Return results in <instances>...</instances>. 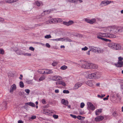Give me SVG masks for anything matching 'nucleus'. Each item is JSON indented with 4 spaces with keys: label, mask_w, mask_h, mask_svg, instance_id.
Segmentation results:
<instances>
[{
    "label": "nucleus",
    "mask_w": 123,
    "mask_h": 123,
    "mask_svg": "<svg viewBox=\"0 0 123 123\" xmlns=\"http://www.w3.org/2000/svg\"><path fill=\"white\" fill-rule=\"evenodd\" d=\"M104 118V117L103 116H99L96 118H95V120L97 122L99 121L103 120Z\"/></svg>",
    "instance_id": "nucleus-16"
},
{
    "label": "nucleus",
    "mask_w": 123,
    "mask_h": 123,
    "mask_svg": "<svg viewBox=\"0 0 123 123\" xmlns=\"http://www.w3.org/2000/svg\"><path fill=\"white\" fill-rule=\"evenodd\" d=\"M70 116L74 118H76L77 117V116L76 115L72 114H70Z\"/></svg>",
    "instance_id": "nucleus-45"
},
{
    "label": "nucleus",
    "mask_w": 123,
    "mask_h": 123,
    "mask_svg": "<svg viewBox=\"0 0 123 123\" xmlns=\"http://www.w3.org/2000/svg\"><path fill=\"white\" fill-rule=\"evenodd\" d=\"M18 0H6V2L8 3H13Z\"/></svg>",
    "instance_id": "nucleus-24"
},
{
    "label": "nucleus",
    "mask_w": 123,
    "mask_h": 123,
    "mask_svg": "<svg viewBox=\"0 0 123 123\" xmlns=\"http://www.w3.org/2000/svg\"><path fill=\"white\" fill-rule=\"evenodd\" d=\"M83 84V83L80 82H78L76 83L74 87V89H77L80 87Z\"/></svg>",
    "instance_id": "nucleus-13"
},
{
    "label": "nucleus",
    "mask_w": 123,
    "mask_h": 123,
    "mask_svg": "<svg viewBox=\"0 0 123 123\" xmlns=\"http://www.w3.org/2000/svg\"><path fill=\"white\" fill-rule=\"evenodd\" d=\"M102 109H98L97 110H96L95 111V114L96 115H99V113H101L102 112Z\"/></svg>",
    "instance_id": "nucleus-25"
},
{
    "label": "nucleus",
    "mask_w": 123,
    "mask_h": 123,
    "mask_svg": "<svg viewBox=\"0 0 123 123\" xmlns=\"http://www.w3.org/2000/svg\"><path fill=\"white\" fill-rule=\"evenodd\" d=\"M25 105H25H24V106H23V107L25 108V109H27L28 107V106L27 105Z\"/></svg>",
    "instance_id": "nucleus-57"
},
{
    "label": "nucleus",
    "mask_w": 123,
    "mask_h": 123,
    "mask_svg": "<svg viewBox=\"0 0 123 123\" xmlns=\"http://www.w3.org/2000/svg\"><path fill=\"white\" fill-rule=\"evenodd\" d=\"M111 2V1L104 0L102 1L100 4V6H106Z\"/></svg>",
    "instance_id": "nucleus-5"
},
{
    "label": "nucleus",
    "mask_w": 123,
    "mask_h": 123,
    "mask_svg": "<svg viewBox=\"0 0 123 123\" xmlns=\"http://www.w3.org/2000/svg\"><path fill=\"white\" fill-rule=\"evenodd\" d=\"M104 41H105L106 42H110L111 41V40H110L107 39L105 38H104L103 40Z\"/></svg>",
    "instance_id": "nucleus-43"
},
{
    "label": "nucleus",
    "mask_w": 123,
    "mask_h": 123,
    "mask_svg": "<svg viewBox=\"0 0 123 123\" xmlns=\"http://www.w3.org/2000/svg\"><path fill=\"white\" fill-rule=\"evenodd\" d=\"M45 79V77L44 76H41L39 79V80L40 81H42Z\"/></svg>",
    "instance_id": "nucleus-33"
},
{
    "label": "nucleus",
    "mask_w": 123,
    "mask_h": 123,
    "mask_svg": "<svg viewBox=\"0 0 123 123\" xmlns=\"http://www.w3.org/2000/svg\"><path fill=\"white\" fill-rule=\"evenodd\" d=\"M85 106V104L83 103H82L80 104V107L81 108H83Z\"/></svg>",
    "instance_id": "nucleus-41"
},
{
    "label": "nucleus",
    "mask_w": 123,
    "mask_h": 123,
    "mask_svg": "<svg viewBox=\"0 0 123 123\" xmlns=\"http://www.w3.org/2000/svg\"><path fill=\"white\" fill-rule=\"evenodd\" d=\"M115 44L114 43H111L108 44V46L111 48L114 49Z\"/></svg>",
    "instance_id": "nucleus-21"
},
{
    "label": "nucleus",
    "mask_w": 123,
    "mask_h": 123,
    "mask_svg": "<svg viewBox=\"0 0 123 123\" xmlns=\"http://www.w3.org/2000/svg\"><path fill=\"white\" fill-rule=\"evenodd\" d=\"M25 91L26 92V93H27L28 94H29L30 92V90L29 89H26L25 90Z\"/></svg>",
    "instance_id": "nucleus-47"
},
{
    "label": "nucleus",
    "mask_w": 123,
    "mask_h": 123,
    "mask_svg": "<svg viewBox=\"0 0 123 123\" xmlns=\"http://www.w3.org/2000/svg\"><path fill=\"white\" fill-rule=\"evenodd\" d=\"M46 46L49 48L50 47V46L49 45L48 43H46Z\"/></svg>",
    "instance_id": "nucleus-56"
},
{
    "label": "nucleus",
    "mask_w": 123,
    "mask_h": 123,
    "mask_svg": "<svg viewBox=\"0 0 123 123\" xmlns=\"http://www.w3.org/2000/svg\"><path fill=\"white\" fill-rule=\"evenodd\" d=\"M89 63L86 62L82 64L81 65V67L83 68L87 69H89Z\"/></svg>",
    "instance_id": "nucleus-11"
},
{
    "label": "nucleus",
    "mask_w": 123,
    "mask_h": 123,
    "mask_svg": "<svg viewBox=\"0 0 123 123\" xmlns=\"http://www.w3.org/2000/svg\"><path fill=\"white\" fill-rule=\"evenodd\" d=\"M115 65L117 67H123V62L118 61L117 63L115 64Z\"/></svg>",
    "instance_id": "nucleus-14"
},
{
    "label": "nucleus",
    "mask_w": 123,
    "mask_h": 123,
    "mask_svg": "<svg viewBox=\"0 0 123 123\" xmlns=\"http://www.w3.org/2000/svg\"><path fill=\"white\" fill-rule=\"evenodd\" d=\"M60 81H59L58 82H56V85H58V84L60 85Z\"/></svg>",
    "instance_id": "nucleus-63"
},
{
    "label": "nucleus",
    "mask_w": 123,
    "mask_h": 123,
    "mask_svg": "<svg viewBox=\"0 0 123 123\" xmlns=\"http://www.w3.org/2000/svg\"><path fill=\"white\" fill-rule=\"evenodd\" d=\"M100 75L98 72H95L88 75V77L90 79H96L99 78Z\"/></svg>",
    "instance_id": "nucleus-2"
},
{
    "label": "nucleus",
    "mask_w": 123,
    "mask_h": 123,
    "mask_svg": "<svg viewBox=\"0 0 123 123\" xmlns=\"http://www.w3.org/2000/svg\"><path fill=\"white\" fill-rule=\"evenodd\" d=\"M32 80H27L26 82L28 84H33Z\"/></svg>",
    "instance_id": "nucleus-30"
},
{
    "label": "nucleus",
    "mask_w": 123,
    "mask_h": 123,
    "mask_svg": "<svg viewBox=\"0 0 123 123\" xmlns=\"http://www.w3.org/2000/svg\"><path fill=\"white\" fill-rule=\"evenodd\" d=\"M18 123H23V121L22 120H19L18 121Z\"/></svg>",
    "instance_id": "nucleus-60"
},
{
    "label": "nucleus",
    "mask_w": 123,
    "mask_h": 123,
    "mask_svg": "<svg viewBox=\"0 0 123 123\" xmlns=\"http://www.w3.org/2000/svg\"><path fill=\"white\" fill-rule=\"evenodd\" d=\"M53 40L56 41H65L66 42H72V40L70 39L68 37H64L63 38H61L58 39H53Z\"/></svg>",
    "instance_id": "nucleus-4"
},
{
    "label": "nucleus",
    "mask_w": 123,
    "mask_h": 123,
    "mask_svg": "<svg viewBox=\"0 0 123 123\" xmlns=\"http://www.w3.org/2000/svg\"><path fill=\"white\" fill-rule=\"evenodd\" d=\"M45 38L47 39H49L51 37V36L50 35H47L44 36Z\"/></svg>",
    "instance_id": "nucleus-32"
},
{
    "label": "nucleus",
    "mask_w": 123,
    "mask_h": 123,
    "mask_svg": "<svg viewBox=\"0 0 123 123\" xmlns=\"http://www.w3.org/2000/svg\"><path fill=\"white\" fill-rule=\"evenodd\" d=\"M88 106L90 109L94 110H95V108L93 105L90 102H88L87 103Z\"/></svg>",
    "instance_id": "nucleus-10"
},
{
    "label": "nucleus",
    "mask_w": 123,
    "mask_h": 123,
    "mask_svg": "<svg viewBox=\"0 0 123 123\" xmlns=\"http://www.w3.org/2000/svg\"><path fill=\"white\" fill-rule=\"evenodd\" d=\"M89 69H97L98 66L93 63H89Z\"/></svg>",
    "instance_id": "nucleus-12"
},
{
    "label": "nucleus",
    "mask_w": 123,
    "mask_h": 123,
    "mask_svg": "<svg viewBox=\"0 0 123 123\" xmlns=\"http://www.w3.org/2000/svg\"><path fill=\"white\" fill-rule=\"evenodd\" d=\"M53 117L55 119H57L58 117V115L55 114L53 115Z\"/></svg>",
    "instance_id": "nucleus-38"
},
{
    "label": "nucleus",
    "mask_w": 123,
    "mask_h": 123,
    "mask_svg": "<svg viewBox=\"0 0 123 123\" xmlns=\"http://www.w3.org/2000/svg\"><path fill=\"white\" fill-rule=\"evenodd\" d=\"M114 49L115 50H119L121 48V45L117 44H115Z\"/></svg>",
    "instance_id": "nucleus-22"
},
{
    "label": "nucleus",
    "mask_w": 123,
    "mask_h": 123,
    "mask_svg": "<svg viewBox=\"0 0 123 123\" xmlns=\"http://www.w3.org/2000/svg\"><path fill=\"white\" fill-rule=\"evenodd\" d=\"M82 116H78L77 117V118L79 120H82V118H81Z\"/></svg>",
    "instance_id": "nucleus-54"
},
{
    "label": "nucleus",
    "mask_w": 123,
    "mask_h": 123,
    "mask_svg": "<svg viewBox=\"0 0 123 123\" xmlns=\"http://www.w3.org/2000/svg\"><path fill=\"white\" fill-rule=\"evenodd\" d=\"M67 68V67L65 65H64L61 67L60 69L62 70H64Z\"/></svg>",
    "instance_id": "nucleus-27"
},
{
    "label": "nucleus",
    "mask_w": 123,
    "mask_h": 123,
    "mask_svg": "<svg viewBox=\"0 0 123 123\" xmlns=\"http://www.w3.org/2000/svg\"><path fill=\"white\" fill-rule=\"evenodd\" d=\"M51 78L53 80L55 81H58L62 79V78L61 76H58L57 75L52 77Z\"/></svg>",
    "instance_id": "nucleus-7"
},
{
    "label": "nucleus",
    "mask_w": 123,
    "mask_h": 123,
    "mask_svg": "<svg viewBox=\"0 0 123 123\" xmlns=\"http://www.w3.org/2000/svg\"><path fill=\"white\" fill-rule=\"evenodd\" d=\"M61 102L64 105L66 106L68 105V101L67 100H65L64 99H62Z\"/></svg>",
    "instance_id": "nucleus-19"
},
{
    "label": "nucleus",
    "mask_w": 123,
    "mask_h": 123,
    "mask_svg": "<svg viewBox=\"0 0 123 123\" xmlns=\"http://www.w3.org/2000/svg\"><path fill=\"white\" fill-rule=\"evenodd\" d=\"M59 90L58 89L55 90V92L56 93H58L59 92Z\"/></svg>",
    "instance_id": "nucleus-58"
},
{
    "label": "nucleus",
    "mask_w": 123,
    "mask_h": 123,
    "mask_svg": "<svg viewBox=\"0 0 123 123\" xmlns=\"http://www.w3.org/2000/svg\"><path fill=\"white\" fill-rule=\"evenodd\" d=\"M36 117L35 116H32L31 117V119L33 120L36 118Z\"/></svg>",
    "instance_id": "nucleus-52"
},
{
    "label": "nucleus",
    "mask_w": 123,
    "mask_h": 123,
    "mask_svg": "<svg viewBox=\"0 0 123 123\" xmlns=\"http://www.w3.org/2000/svg\"><path fill=\"white\" fill-rule=\"evenodd\" d=\"M109 95H107V97H105V98H103V100H107L108 99V98L109 97Z\"/></svg>",
    "instance_id": "nucleus-49"
},
{
    "label": "nucleus",
    "mask_w": 123,
    "mask_h": 123,
    "mask_svg": "<svg viewBox=\"0 0 123 123\" xmlns=\"http://www.w3.org/2000/svg\"><path fill=\"white\" fill-rule=\"evenodd\" d=\"M114 27L113 26H109L108 28V30L110 31H113Z\"/></svg>",
    "instance_id": "nucleus-26"
},
{
    "label": "nucleus",
    "mask_w": 123,
    "mask_h": 123,
    "mask_svg": "<svg viewBox=\"0 0 123 123\" xmlns=\"http://www.w3.org/2000/svg\"><path fill=\"white\" fill-rule=\"evenodd\" d=\"M20 77H19V78L21 80L22 79V78L23 77V75L22 74H20Z\"/></svg>",
    "instance_id": "nucleus-61"
},
{
    "label": "nucleus",
    "mask_w": 123,
    "mask_h": 123,
    "mask_svg": "<svg viewBox=\"0 0 123 123\" xmlns=\"http://www.w3.org/2000/svg\"><path fill=\"white\" fill-rule=\"evenodd\" d=\"M85 20L87 23L92 24H93L96 22V19L95 18H93L91 20H90L87 18H86L85 19Z\"/></svg>",
    "instance_id": "nucleus-8"
},
{
    "label": "nucleus",
    "mask_w": 123,
    "mask_h": 123,
    "mask_svg": "<svg viewBox=\"0 0 123 123\" xmlns=\"http://www.w3.org/2000/svg\"><path fill=\"white\" fill-rule=\"evenodd\" d=\"M8 76L13 77L14 76V74L11 73H9L8 74Z\"/></svg>",
    "instance_id": "nucleus-34"
},
{
    "label": "nucleus",
    "mask_w": 123,
    "mask_h": 123,
    "mask_svg": "<svg viewBox=\"0 0 123 123\" xmlns=\"http://www.w3.org/2000/svg\"><path fill=\"white\" fill-rule=\"evenodd\" d=\"M90 50L92 52L96 53H100L101 52L100 49L93 46H90L89 47Z\"/></svg>",
    "instance_id": "nucleus-3"
},
{
    "label": "nucleus",
    "mask_w": 123,
    "mask_h": 123,
    "mask_svg": "<svg viewBox=\"0 0 123 123\" xmlns=\"http://www.w3.org/2000/svg\"><path fill=\"white\" fill-rule=\"evenodd\" d=\"M53 73V72L51 70L46 69L44 71L43 74H49Z\"/></svg>",
    "instance_id": "nucleus-20"
},
{
    "label": "nucleus",
    "mask_w": 123,
    "mask_h": 123,
    "mask_svg": "<svg viewBox=\"0 0 123 123\" xmlns=\"http://www.w3.org/2000/svg\"><path fill=\"white\" fill-rule=\"evenodd\" d=\"M117 115V113L116 111H114L113 113V115L114 116H115Z\"/></svg>",
    "instance_id": "nucleus-44"
},
{
    "label": "nucleus",
    "mask_w": 123,
    "mask_h": 123,
    "mask_svg": "<svg viewBox=\"0 0 123 123\" xmlns=\"http://www.w3.org/2000/svg\"><path fill=\"white\" fill-rule=\"evenodd\" d=\"M123 60V58L121 56L118 57V61H123L122 60Z\"/></svg>",
    "instance_id": "nucleus-36"
},
{
    "label": "nucleus",
    "mask_w": 123,
    "mask_h": 123,
    "mask_svg": "<svg viewBox=\"0 0 123 123\" xmlns=\"http://www.w3.org/2000/svg\"><path fill=\"white\" fill-rule=\"evenodd\" d=\"M60 85H62L64 86H65L66 85V84L65 83L62 81H60Z\"/></svg>",
    "instance_id": "nucleus-29"
},
{
    "label": "nucleus",
    "mask_w": 123,
    "mask_h": 123,
    "mask_svg": "<svg viewBox=\"0 0 123 123\" xmlns=\"http://www.w3.org/2000/svg\"><path fill=\"white\" fill-rule=\"evenodd\" d=\"M63 92L64 93H68L69 92L68 90H64L63 91Z\"/></svg>",
    "instance_id": "nucleus-37"
},
{
    "label": "nucleus",
    "mask_w": 123,
    "mask_h": 123,
    "mask_svg": "<svg viewBox=\"0 0 123 123\" xmlns=\"http://www.w3.org/2000/svg\"><path fill=\"white\" fill-rule=\"evenodd\" d=\"M97 38L99 39L103 40L104 38L102 37H105L109 38H115L116 36L113 34L109 33H99L97 34Z\"/></svg>",
    "instance_id": "nucleus-1"
},
{
    "label": "nucleus",
    "mask_w": 123,
    "mask_h": 123,
    "mask_svg": "<svg viewBox=\"0 0 123 123\" xmlns=\"http://www.w3.org/2000/svg\"><path fill=\"white\" fill-rule=\"evenodd\" d=\"M6 2V0L5 1H1L0 2V5H2V4L5 3Z\"/></svg>",
    "instance_id": "nucleus-51"
},
{
    "label": "nucleus",
    "mask_w": 123,
    "mask_h": 123,
    "mask_svg": "<svg viewBox=\"0 0 123 123\" xmlns=\"http://www.w3.org/2000/svg\"><path fill=\"white\" fill-rule=\"evenodd\" d=\"M88 49V47L85 46L84 48H82V50L85 51L87 50Z\"/></svg>",
    "instance_id": "nucleus-39"
},
{
    "label": "nucleus",
    "mask_w": 123,
    "mask_h": 123,
    "mask_svg": "<svg viewBox=\"0 0 123 123\" xmlns=\"http://www.w3.org/2000/svg\"><path fill=\"white\" fill-rule=\"evenodd\" d=\"M35 3L37 6H40V3L38 1H37L35 2Z\"/></svg>",
    "instance_id": "nucleus-50"
},
{
    "label": "nucleus",
    "mask_w": 123,
    "mask_h": 123,
    "mask_svg": "<svg viewBox=\"0 0 123 123\" xmlns=\"http://www.w3.org/2000/svg\"><path fill=\"white\" fill-rule=\"evenodd\" d=\"M16 85L15 84H14L11 86L10 89V92H13V91L15 90L16 89Z\"/></svg>",
    "instance_id": "nucleus-17"
},
{
    "label": "nucleus",
    "mask_w": 123,
    "mask_h": 123,
    "mask_svg": "<svg viewBox=\"0 0 123 123\" xmlns=\"http://www.w3.org/2000/svg\"><path fill=\"white\" fill-rule=\"evenodd\" d=\"M57 22H62V19L61 18H57Z\"/></svg>",
    "instance_id": "nucleus-53"
},
{
    "label": "nucleus",
    "mask_w": 123,
    "mask_h": 123,
    "mask_svg": "<svg viewBox=\"0 0 123 123\" xmlns=\"http://www.w3.org/2000/svg\"><path fill=\"white\" fill-rule=\"evenodd\" d=\"M20 87L21 88H23L24 87V85L22 81H20L19 83Z\"/></svg>",
    "instance_id": "nucleus-28"
},
{
    "label": "nucleus",
    "mask_w": 123,
    "mask_h": 123,
    "mask_svg": "<svg viewBox=\"0 0 123 123\" xmlns=\"http://www.w3.org/2000/svg\"><path fill=\"white\" fill-rule=\"evenodd\" d=\"M57 64V63L55 62H53L52 63V65L53 66H55Z\"/></svg>",
    "instance_id": "nucleus-40"
},
{
    "label": "nucleus",
    "mask_w": 123,
    "mask_h": 123,
    "mask_svg": "<svg viewBox=\"0 0 123 123\" xmlns=\"http://www.w3.org/2000/svg\"><path fill=\"white\" fill-rule=\"evenodd\" d=\"M4 54V51L3 49H0V54Z\"/></svg>",
    "instance_id": "nucleus-42"
},
{
    "label": "nucleus",
    "mask_w": 123,
    "mask_h": 123,
    "mask_svg": "<svg viewBox=\"0 0 123 123\" xmlns=\"http://www.w3.org/2000/svg\"><path fill=\"white\" fill-rule=\"evenodd\" d=\"M90 51H91L90 50L86 53L88 55H90Z\"/></svg>",
    "instance_id": "nucleus-62"
},
{
    "label": "nucleus",
    "mask_w": 123,
    "mask_h": 123,
    "mask_svg": "<svg viewBox=\"0 0 123 123\" xmlns=\"http://www.w3.org/2000/svg\"><path fill=\"white\" fill-rule=\"evenodd\" d=\"M93 81L91 80H89L86 82V84L88 86L93 87Z\"/></svg>",
    "instance_id": "nucleus-15"
},
{
    "label": "nucleus",
    "mask_w": 123,
    "mask_h": 123,
    "mask_svg": "<svg viewBox=\"0 0 123 123\" xmlns=\"http://www.w3.org/2000/svg\"><path fill=\"white\" fill-rule=\"evenodd\" d=\"M42 102L44 104H46V102L44 99H43L42 100Z\"/></svg>",
    "instance_id": "nucleus-48"
},
{
    "label": "nucleus",
    "mask_w": 123,
    "mask_h": 123,
    "mask_svg": "<svg viewBox=\"0 0 123 123\" xmlns=\"http://www.w3.org/2000/svg\"><path fill=\"white\" fill-rule=\"evenodd\" d=\"M22 54L25 56H30L31 55V54L28 53H23Z\"/></svg>",
    "instance_id": "nucleus-35"
},
{
    "label": "nucleus",
    "mask_w": 123,
    "mask_h": 123,
    "mask_svg": "<svg viewBox=\"0 0 123 123\" xmlns=\"http://www.w3.org/2000/svg\"><path fill=\"white\" fill-rule=\"evenodd\" d=\"M96 85L97 86H99L100 83H97L96 84Z\"/></svg>",
    "instance_id": "nucleus-64"
},
{
    "label": "nucleus",
    "mask_w": 123,
    "mask_h": 123,
    "mask_svg": "<svg viewBox=\"0 0 123 123\" xmlns=\"http://www.w3.org/2000/svg\"><path fill=\"white\" fill-rule=\"evenodd\" d=\"M57 18H52L46 21V23L48 24L56 23H58Z\"/></svg>",
    "instance_id": "nucleus-6"
},
{
    "label": "nucleus",
    "mask_w": 123,
    "mask_h": 123,
    "mask_svg": "<svg viewBox=\"0 0 123 123\" xmlns=\"http://www.w3.org/2000/svg\"><path fill=\"white\" fill-rule=\"evenodd\" d=\"M25 105H29L30 106H32V107H35V104L32 102H27L25 103Z\"/></svg>",
    "instance_id": "nucleus-23"
},
{
    "label": "nucleus",
    "mask_w": 123,
    "mask_h": 123,
    "mask_svg": "<svg viewBox=\"0 0 123 123\" xmlns=\"http://www.w3.org/2000/svg\"><path fill=\"white\" fill-rule=\"evenodd\" d=\"M74 21L72 20H70L68 22V26L74 23Z\"/></svg>",
    "instance_id": "nucleus-31"
},
{
    "label": "nucleus",
    "mask_w": 123,
    "mask_h": 123,
    "mask_svg": "<svg viewBox=\"0 0 123 123\" xmlns=\"http://www.w3.org/2000/svg\"><path fill=\"white\" fill-rule=\"evenodd\" d=\"M122 31V29L121 28L117 27H114L113 32L117 33L121 32Z\"/></svg>",
    "instance_id": "nucleus-9"
},
{
    "label": "nucleus",
    "mask_w": 123,
    "mask_h": 123,
    "mask_svg": "<svg viewBox=\"0 0 123 123\" xmlns=\"http://www.w3.org/2000/svg\"><path fill=\"white\" fill-rule=\"evenodd\" d=\"M68 2L72 3H77L78 1H79L80 3H81L83 1L82 0H67Z\"/></svg>",
    "instance_id": "nucleus-18"
},
{
    "label": "nucleus",
    "mask_w": 123,
    "mask_h": 123,
    "mask_svg": "<svg viewBox=\"0 0 123 123\" xmlns=\"http://www.w3.org/2000/svg\"><path fill=\"white\" fill-rule=\"evenodd\" d=\"M63 24L64 25H66L67 26H68V22H63Z\"/></svg>",
    "instance_id": "nucleus-55"
},
{
    "label": "nucleus",
    "mask_w": 123,
    "mask_h": 123,
    "mask_svg": "<svg viewBox=\"0 0 123 123\" xmlns=\"http://www.w3.org/2000/svg\"><path fill=\"white\" fill-rule=\"evenodd\" d=\"M4 21V19L0 17V22L3 21Z\"/></svg>",
    "instance_id": "nucleus-59"
},
{
    "label": "nucleus",
    "mask_w": 123,
    "mask_h": 123,
    "mask_svg": "<svg viewBox=\"0 0 123 123\" xmlns=\"http://www.w3.org/2000/svg\"><path fill=\"white\" fill-rule=\"evenodd\" d=\"M29 49L32 51H34L35 49L34 48L32 47H29Z\"/></svg>",
    "instance_id": "nucleus-46"
}]
</instances>
